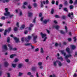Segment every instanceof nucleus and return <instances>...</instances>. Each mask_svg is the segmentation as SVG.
I'll return each instance as SVG.
<instances>
[{
	"instance_id": "nucleus-53",
	"label": "nucleus",
	"mask_w": 77,
	"mask_h": 77,
	"mask_svg": "<svg viewBox=\"0 0 77 77\" xmlns=\"http://www.w3.org/2000/svg\"><path fill=\"white\" fill-rule=\"evenodd\" d=\"M42 13H40L39 14V17H41L42 15Z\"/></svg>"
},
{
	"instance_id": "nucleus-52",
	"label": "nucleus",
	"mask_w": 77,
	"mask_h": 77,
	"mask_svg": "<svg viewBox=\"0 0 77 77\" xmlns=\"http://www.w3.org/2000/svg\"><path fill=\"white\" fill-rule=\"evenodd\" d=\"M55 18H59V16L57 15H55Z\"/></svg>"
},
{
	"instance_id": "nucleus-47",
	"label": "nucleus",
	"mask_w": 77,
	"mask_h": 77,
	"mask_svg": "<svg viewBox=\"0 0 77 77\" xmlns=\"http://www.w3.org/2000/svg\"><path fill=\"white\" fill-rule=\"evenodd\" d=\"M74 4L75 5H77V0H75L74 2Z\"/></svg>"
},
{
	"instance_id": "nucleus-58",
	"label": "nucleus",
	"mask_w": 77,
	"mask_h": 77,
	"mask_svg": "<svg viewBox=\"0 0 77 77\" xmlns=\"http://www.w3.org/2000/svg\"><path fill=\"white\" fill-rule=\"evenodd\" d=\"M18 59H17V58H16L14 60V61L15 62H18Z\"/></svg>"
},
{
	"instance_id": "nucleus-26",
	"label": "nucleus",
	"mask_w": 77,
	"mask_h": 77,
	"mask_svg": "<svg viewBox=\"0 0 77 77\" xmlns=\"http://www.w3.org/2000/svg\"><path fill=\"white\" fill-rule=\"evenodd\" d=\"M50 77H57L56 75L54 74H53L52 75H50Z\"/></svg>"
},
{
	"instance_id": "nucleus-11",
	"label": "nucleus",
	"mask_w": 77,
	"mask_h": 77,
	"mask_svg": "<svg viewBox=\"0 0 77 77\" xmlns=\"http://www.w3.org/2000/svg\"><path fill=\"white\" fill-rule=\"evenodd\" d=\"M69 50H70V49L69 48L67 47L66 48V51L68 52V54H70L71 53V52H70V51Z\"/></svg>"
},
{
	"instance_id": "nucleus-30",
	"label": "nucleus",
	"mask_w": 77,
	"mask_h": 77,
	"mask_svg": "<svg viewBox=\"0 0 77 77\" xmlns=\"http://www.w3.org/2000/svg\"><path fill=\"white\" fill-rule=\"evenodd\" d=\"M9 2V0H3V3H5V2Z\"/></svg>"
},
{
	"instance_id": "nucleus-8",
	"label": "nucleus",
	"mask_w": 77,
	"mask_h": 77,
	"mask_svg": "<svg viewBox=\"0 0 77 77\" xmlns=\"http://www.w3.org/2000/svg\"><path fill=\"white\" fill-rule=\"evenodd\" d=\"M14 40L17 43L18 42H20V41L19 40V38H18L16 37H14Z\"/></svg>"
},
{
	"instance_id": "nucleus-37",
	"label": "nucleus",
	"mask_w": 77,
	"mask_h": 77,
	"mask_svg": "<svg viewBox=\"0 0 77 77\" xmlns=\"http://www.w3.org/2000/svg\"><path fill=\"white\" fill-rule=\"evenodd\" d=\"M41 53H44V50H43V48H41Z\"/></svg>"
},
{
	"instance_id": "nucleus-60",
	"label": "nucleus",
	"mask_w": 77,
	"mask_h": 77,
	"mask_svg": "<svg viewBox=\"0 0 77 77\" xmlns=\"http://www.w3.org/2000/svg\"><path fill=\"white\" fill-rule=\"evenodd\" d=\"M63 6V5H62V4H60L59 6L60 8H62Z\"/></svg>"
},
{
	"instance_id": "nucleus-13",
	"label": "nucleus",
	"mask_w": 77,
	"mask_h": 77,
	"mask_svg": "<svg viewBox=\"0 0 77 77\" xmlns=\"http://www.w3.org/2000/svg\"><path fill=\"white\" fill-rule=\"evenodd\" d=\"M28 14L29 17H32V16H33V15L32 14H33V13H32L28 12Z\"/></svg>"
},
{
	"instance_id": "nucleus-35",
	"label": "nucleus",
	"mask_w": 77,
	"mask_h": 77,
	"mask_svg": "<svg viewBox=\"0 0 77 77\" xmlns=\"http://www.w3.org/2000/svg\"><path fill=\"white\" fill-rule=\"evenodd\" d=\"M77 38L76 37H74L73 38V39H74V42H76V41H77Z\"/></svg>"
},
{
	"instance_id": "nucleus-50",
	"label": "nucleus",
	"mask_w": 77,
	"mask_h": 77,
	"mask_svg": "<svg viewBox=\"0 0 77 77\" xmlns=\"http://www.w3.org/2000/svg\"><path fill=\"white\" fill-rule=\"evenodd\" d=\"M4 30V29H0V32H2Z\"/></svg>"
},
{
	"instance_id": "nucleus-57",
	"label": "nucleus",
	"mask_w": 77,
	"mask_h": 77,
	"mask_svg": "<svg viewBox=\"0 0 77 77\" xmlns=\"http://www.w3.org/2000/svg\"><path fill=\"white\" fill-rule=\"evenodd\" d=\"M27 74L28 75H30L31 74V72H29L27 73Z\"/></svg>"
},
{
	"instance_id": "nucleus-17",
	"label": "nucleus",
	"mask_w": 77,
	"mask_h": 77,
	"mask_svg": "<svg viewBox=\"0 0 77 77\" xmlns=\"http://www.w3.org/2000/svg\"><path fill=\"white\" fill-rule=\"evenodd\" d=\"M71 15L73 16L74 15V14H73V13L72 12L71 14L69 13L68 14V16L69 17H71Z\"/></svg>"
},
{
	"instance_id": "nucleus-15",
	"label": "nucleus",
	"mask_w": 77,
	"mask_h": 77,
	"mask_svg": "<svg viewBox=\"0 0 77 77\" xmlns=\"http://www.w3.org/2000/svg\"><path fill=\"white\" fill-rule=\"evenodd\" d=\"M63 10L64 11H66V12H68V10L66 8H64Z\"/></svg>"
},
{
	"instance_id": "nucleus-62",
	"label": "nucleus",
	"mask_w": 77,
	"mask_h": 77,
	"mask_svg": "<svg viewBox=\"0 0 77 77\" xmlns=\"http://www.w3.org/2000/svg\"><path fill=\"white\" fill-rule=\"evenodd\" d=\"M39 50V48H36L35 49V51L36 52V51H38Z\"/></svg>"
},
{
	"instance_id": "nucleus-1",
	"label": "nucleus",
	"mask_w": 77,
	"mask_h": 77,
	"mask_svg": "<svg viewBox=\"0 0 77 77\" xmlns=\"http://www.w3.org/2000/svg\"><path fill=\"white\" fill-rule=\"evenodd\" d=\"M5 10L6 12V13H4L5 16H9L10 18H12V17L14 16V14L11 15V13L8 12V8H6Z\"/></svg>"
},
{
	"instance_id": "nucleus-2",
	"label": "nucleus",
	"mask_w": 77,
	"mask_h": 77,
	"mask_svg": "<svg viewBox=\"0 0 77 77\" xmlns=\"http://www.w3.org/2000/svg\"><path fill=\"white\" fill-rule=\"evenodd\" d=\"M60 52L61 53V54L64 55V56H65V59H67L68 57H71L72 56V55L70 54H69V55L66 56V53L64 52V50H60Z\"/></svg>"
},
{
	"instance_id": "nucleus-43",
	"label": "nucleus",
	"mask_w": 77,
	"mask_h": 77,
	"mask_svg": "<svg viewBox=\"0 0 77 77\" xmlns=\"http://www.w3.org/2000/svg\"><path fill=\"white\" fill-rule=\"evenodd\" d=\"M51 3L52 4V5H54V3H55V1H54V0H53L52 1Z\"/></svg>"
},
{
	"instance_id": "nucleus-61",
	"label": "nucleus",
	"mask_w": 77,
	"mask_h": 77,
	"mask_svg": "<svg viewBox=\"0 0 77 77\" xmlns=\"http://www.w3.org/2000/svg\"><path fill=\"white\" fill-rule=\"evenodd\" d=\"M21 41L22 42H24V37H23L21 38Z\"/></svg>"
},
{
	"instance_id": "nucleus-45",
	"label": "nucleus",
	"mask_w": 77,
	"mask_h": 77,
	"mask_svg": "<svg viewBox=\"0 0 77 77\" xmlns=\"http://www.w3.org/2000/svg\"><path fill=\"white\" fill-rule=\"evenodd\" d=\"M23 75V73L20 72H19V75H18L19 76H21V75Z\"/></svg>"
},
{
	"instance_id": "nucleus-18",
	"label": "nucleus",
	"mask_w": 77,
	"mask_h": 77,
	"mask_svg": "<svg viewBox=\"0 0 77 77\" xmlns=\"http://www.w3.org/2000/svg\"><path fill=\"white\" fill-rule=\"evenodd\" d=\"M22 66H23V64L20 63L18 65V67L19 68H21Z\"/></svg>"
},
{
	"instance_id": "nucleus-24",
	"label": "nucleus",
	"mask_w": 77,
	"mask_h": 77,
	"mask_svg": "<svg viewBox=\"0 0 77 77\" xmlns=\"http://www.w3.org/2000/svg\"><path fill=\"white\" fill-rule=\"evenodd\" d=\"M60 27V26H59V25H57L55 26V28L57 29V30H58Z\"/></svg>"
},
{
	"instance_id": "nucleus-48",
	"label": "nucleus",
	"mask_w": 77,
	"mask_h": 77,
	"mask_svg": "<svg viewBox=\"0 0 77 77\" xmlns=\"http://www.w3.org/2000/svg\"><path fill=\"white\" fill-rule=\"evenodd\" d=\"M58 4H59V2L57 1H56V5H57H57H58Z\"/></svg>"
},
{
	"instance_id": "nucleus-38",
	"label": "nucleus",
	"mask_w": 77,
	"mask_h": 77,
	"mask_svg": "<svg viewBox=\"0 0 77 77\" xmlns=\"http://www.w3.org/2000/svg\"><path fill=\"white\" fill-rule=\"evenodd\" d=\"M66 60L67 62H68V63H70L71 62V61H70V60L68 59V58L66 59Z\"/></svg>"
},
{
	"instance_id": "nucleus-20",
	"label": "nucleus",
	"mask_w": 77,
	"mask_h": 77,
	"mask_svg": "<svg viewBox=\"0 0 77 77\" xmlns=\"http://www.w3.org/2000/svg\"><path fill=\"white\" fill-rule=\"evenodd\" d=\"M68 5V2L67 1H66L64 2V5L65 6H67Z\"/></svg>"
},
{
	"instance_id": "nucleus-40",
	"label": "nucleus",
	"mask_w": 77,
	"mask_h": 77,
	"mask_svg": "<svg viewBox=\"0 0 77 77\" xmlns=\"http://www.w3.org/2000/svg\"><path fill=\"white\" fill-rule=\"evenodd\" d=\"M12 66L13 68H15L16 67V64H12Z\"/></svg>"
},
{
	"instance_id": "nucleus-5",
	"label": "nucleus",
	"mask_w": 77,
	"mask_h": 77,
	"mask_svg": "<svg viewBox=\"0 0 77 77\" xmlns=\"http://www.w3.org/2000/svg\"><path fill=\"white\" fill-rule=\"evenodd\" d=\"M32 36L33 37V42H34V43H36L37 42V41H36V39H37V38H38V36H34L33 34L32 35Z\"/></svg>"
},
{
	"instance_id": "nucleus-4",
	"label": "nucleus",
	"mask_w": 77,
	"mask_h": 77,
	"mask_svg": "<svg viewBox=\"0 0 77 77\" xmlns=\"http://www.w3.org/2000/svg\"><path fill=\"white\" fill-rule=\"evenodd\" d=\"M41 35L42 36V38H44L45 37V38L44 39V40H43V41L44 42L45 41H46V39H47V37H46V36H47L46 34H43L42 33V32H41Z\"/></svg>"
},
{
	"instance_id": "nucleus-36",
	"label": "nucleus",
	"mask_w": 77,
	"mask_h": 77,
	"mask_svg": "<svg viewBox=\"0 0 77 77\" xmlns=\"http://www.w3.org/2000/svg\"><path fill=\"white\" fill-rule=\"evenodd\" d=\"M36 17H35L33 20V23H36Z\"/></svg>"
},
{
	"instance_id": "nucleus-46",
	"label": "nucleus",
	"mask_w": 77,
	"mask_h": 77,
	"mask_svg": "<svg viewBox=\"0 0 77 77\" xmlns=\"http://www.w3.org/2000/svg\"><path fill=\"white\" fill-rule=\"evenodd\" d=\"M69 3L70 4H72V3H73V1L72 0H70L69 1Z\"/></svg>"
},
{
	"instance_id": "nucleus-39",
	"label": "nucleus",
	"mask_w": 77,
	"mask_h": 77,
	"mask_svg": "<svg viewBox=\"0 0 77 77\" xmlns=\"http://www.w3.org/2000/svg\"><path fill=\"white\" fill-rule=\"evenodd\" d=\"M14 31H17L18 30V28L17 27H15L14 29Z\"/></svg>"
},
{
	"instance_id": "nucleus-10",
	"label": "nucleus",
	"mask_w": 77,
	"mask_h": 77,
	"mask_svg": "<svg viewBox=\"0 0 77 77\" xmlns=\"http://www.w3.org/2000/svg\"><path fill=\"white\" fill-rule=\"evenodd\" d=\"M57 63H58V66L59 67L62 66V65H63V64H62V63H61V62H60V61H57Z\"/></svg>"
},
{
	"instance_id": "nucleus-7",
	"label": "nucleus",
	"mask_w": 77,
	"mask_h": 77,
	"mask_svg": "<svg viewBox=\"0 0 77 77\" xmlns=\"http://www.w3.org/2000/svg\"><path fill=\"white\" fill-rule=\"evenodd\" d=\"M31 38H32V37L30 36V35H28L27 37L25 38V41L26 42H28L30 40Z\"/></svg>"
},
{
	"instance_id": "nucleus-22",
	"label": "nucleus",
	"mask_w": 77,
	"mask_h": 77,
	"mask_svg": "<svg viewBox=\"0 0 77 77\" xmlns=\"http://www.w3.org/2000/svg\"><path fill=\"white\" fill-rule=\"evenodd\" d=\"M57 62H58V61H57V60H56V61L54 62V66H56L57 65L56 63Z\"/></svg>"
},
{
	"instance_id": "nucleus-41",
	"label": "nucleus",
	"mask_w": 77,
	"mask_h": 77,
	"mask_svg": "<svg viewBox=\"0 0 77 77\" xmlns=\"http://www.w3.org/2000/svg\"><path fill=\"white\" fill-rule=\"evenodd\" d=\"M31 45V44L30 43H27L25 44V45L26 46H27L28 45Z\"/></svg>"
},
{
	"instance_id": "nucleus-16",
	"label": "nucleus",
	"mask_w": 77,
	"mask_h": 77,
	"mask_svg": "<svg viewBox=\"0 0 77 77\" xmlns=\"http://www.w3.org/2000/svg\"><path fill=\"white\" fill-rule=\"evenodd\" d=\"M3 47H4V48L5 50H8V48L7 47V46L6 45H5L3 46Z\"/></svg>"
},
{
	"instance_id": "nucleus-34",
	"label": "nucleus",
	"mask_w": 77,
	"mask_h": 77,
	"mask_svg": "<svg viewBox=\"0 0 77 77\" xmlns=\"http://www.w3.org/2000/svg\"><path fill=\"white\" fill-rule=\"evenodd\" d=\"M60 33H61V34H65V32H63V31L61 30L60 31Z\"/></svg>"
},
{
	"instance_id": "nucleus-25",
	"label": "nucleus",
	"mask_w": 77,
	"mask_h": 77,
	"mask_svg": "<svg viewBox=\"0 0 77 77\" xmlns=\"http://www.w3.org/2000/svg\"><path fill=\"white\" fill-rule=\"evenodd\" d=\"M69 8L70 9H72L74 8V6L72 5H71L69 6Z\"/></svg>"
},
{
	"instance_id": "nucleus-55",
	"label": "nucleus",
	"mask_w": 77,
	"mask_h": 77,
	"mask_svg": "<svg viewBox=\"0 0 77 77\" xmlns=\"http://www.w3.org/2000/svg\"><path fill=\"white\" fill-rule=\"evenodd\" d=\"M7 75H8V77H10L11 75H10V74L9 73H7Z\"/></svg>"
},
{
	"instance_id": "nucleus-31",
	"label": "nucleus",
	"mask_w": 77,
	"mask_h": 77,
	"mask_svg": "<svg viewBox=\"0 0 77 77\" xmlns=\"http://www.w3.org/2000/svg\"><path fill=\"white\" fill-rule=\"evenodd\" d=\"M51 13L52 14H53V13H54V9L53 8L51 9Z\"/></svg>"
},
{
	"instance_id": "nucleus-9",
	"label": "nucleus",
	"mask_w": 77,
	"mask_h": 77,
	"mask_svg": "<svg viewBox=\"0 0 77 77\" xmlns=\"http://www.w3.org/2000/svg\"><path fill=\"white\" fill-rule=\"evenodd\" d=\"M41 8H43L44 7V5H43V4L45 5V1H43V2L41 1Z\"/></svg>"
},
{
	"instance_id": "nucleus-54",
	"label": "nucleus",
	"mask_w": 77,
	"mask_h": 77,
	"mask_svg": "<svg viewBox=\"0 0 77 77\" xmlns=\"http://www.w3.org/2000/svg\"><path fill=\"white\" fill-rule=\"evenodd\" d=\"M46 4H48L49 3V1L48 0H46Z\"/></svg>"
},
{
	"instance_id": "nucleus-63",
	"label": "nucleus",
	"mask_w": 77,
	"mask_h": 77,
	"mask_svg": "<svg viewBox=\"0 0 77 77\" xmlns=\"http://www.w3.org/2000/svg\"><path fill=\"white\" fill-rule=\"evenodd\" d=\"M73 77H77V74L76 73H75L73 75Z\"/></svg>"
},
{
	"instance_id": "nucleus-64",
	"label": "nucleus",
	"mask_w": 77,
	"mask_h": 77,
	"mask_svg": "<svg viewBox=\"0 0 77 77\" xmlns=\"http://www.w3.org/2000/svg\"><path fill=\"white\" fill-rule=\"evenodd\" d=\"M27 32H28L27 31V30L25 31L24 32L25 34H27Z\"/></svg>"
},
{
	"instance_id": "nucleus-27",
	"label": "nucleus",
	"mask_w": 77,
	"mask_h": 77,
	"mask_svg": "<svg viewBox=\"0 0 77 77\" xmlns=\"http://www.w3.org/2000/svg\"><path fill=\"white\" fill-rule=\"evenodd\" d=\"M15 56V54H12L10 55V58H13V57H14Z\"/></svg>"
},
{
	"instance_id": "nucleus-33",
	"label": "nucleus",
	"mask_w": 77,
	"mask_h": 77,
	"mask_svg": "<svg viewBox=\"0 0 77 77\" xmlns=\"http://www.w3.org/2000/svg\"><path fill=\"white\" fill-rule=\"evenodd\" d=\"M38 65L39 66H41V65H42V63L41 62H39L38 63Z\"/></svg>"
},
{
	"instance_id": "nucleus-23",
	"label": "nucleus",
	"mask_w": 77,
	"mask_h": 77,
	"mask_svg": "<svg viewBox=\"0 0 77 77\" xmlns=\"http://www.w3.org/2000/svg\"><path fill=\"white\" fill-rule=\"evenodd\" d=\"M5 19H6V18L5 17V16H2L1 17V20H5Z\"/></svg>"
},
{
	"instance_id": "nucleus-49",
	"label": "nucleus",
	"mask_w": 77,
	"mask_h": 77,
	"mask_svg": "<svg viewBox=\"0 0 77 77\" xmlns=\"http://www.w3.org/2000/svg\"><path fill=\"white\" fill-rule=\"evenodd\" d=\"M33 24L31 23L30 24V25H29V26L30 27H33Z\"/></svg>"
},
{
	"instance_id": "nucleus-44",
	"label": "nucleus",
	"mask_w": 77,
	"mask_h": 77,
	"mask_svg": "<svg viewBox=\"0 0 77 77\" xmlns=\"http://www.w3.org/2000/svg\"><path fill=\"white\" fill-rule=\"evenodd\" d=\"M33 5L35 7V8H36V6H37V4L36 3H35L33 4Z\"/></svg>"
},
{
	"instance_id": "nucleus-19",
	"label": "nucleus",
	"mask_w": 77,
	"mask_h": 77,
	"mask_svg": "<svg viewBox=\"0 0 77 77\" xmlns=\"http://www.w3.org/2000/svg\"><path fill=\"white\" fill-rule=\"evenodd\" d=\"M24 27H25V25H23L20 27V29H21V30H22V29H24Z\"/></svg>"
},
{
	"instance_id": "nucleus-28",
	"label": "nucleus",
	"mask_w": 77,
	"mask_h": 77,
	"mask_svg": "<svg viewBox=\"0 0 77 77\" xmlns=\"http://www.w3.org/2000/svg\"><path fill=\"white\" fill-rule=\"evenodd\" d=\"M36 68L35 67H33L32 68V71H36Z\"/></svg>"
},
{
	"instance_id": "nucleus-59",
	"label": "nucleus",
	"mask_w": 77,
	"mask_h": 77,
	"mask_svg": "<svg viewBox=\"0 0 77 77\" xmlns=\"http://www.w3.org/2000/svg\"><path fill=\"white\" fill-rule=\"evenodd\" d=\"M58 46H59V47H61V43H59V44H58Z\"/></svg>"
},
{
	"instance_id": "nucleus-21",
	"label": "nucleus",
	"mask_w": 77,
	"mask_h": 77,
	"mask_svg": "<svg viewBox=\"0 0 77 77\" xmlns=\"http://www.w3.org/2000/svg\"><path fill=\"white\" fill-rule=\"evenodd\" d=\"M72 50H74L76 48V47L75 45H72Z\"/></svg>"
},
{
	"instance_id": "nucleus-14",
	"label": "nucleus",
	"mask_w": 77,
	"mask_h": 77,
	"mask_svg": "<svg viewBox=\"0 0 77 77\" xmlns=\"http://www.w3.org/2000/svg\"><path fill=\"white\" fill-rule=\"evenodd\" d=\"M4 65H5V66L6 67L8 66V65H9V63H8V62H5L4 63Z\"/></svg>"
},
{
	"instance_id": "nucleus-12",
	"label": "nucleus",
	"mask_w": 77,
	"mask_h": 77,
	"mask_svg": "<svg viewBox=\"0 0 77 77\" xmlns=\"http://www.w3.org/2000/svg\"><path fill=\"white\" fill-rule=\"evenodd\" d=\"M50 20L49 19H48V20H45L44 21H43V23H44V24H47V22H48Z\"/></svg>"
},
{
	"instance_id": "nucleus-42",
	"label": "nucleus",
	"mask_w": 77,
	"mask_h": 77,
	"mask_svg": "<svg viewBox=\"0 0 77 77\" xmlns=\"http://www.w3.org/2000/svg\"><path fill=\"white\" fill-rule=\"evenodd\" d=\"M10 41V38L8 37L7 38V42H9Z\"/></svg>"
},
{
	"instance_id": "nucleus-6",
	"label": "nucleus",
	"mask_w": 77,
	"mask_h": 77,
	"mask_svg": "<svg viewBox=\"0 0 77 77\" xmlns=\"http://www.w3.org/2000/svg\"><path fill=\"white\" fill-rule=\"evenodd\" d=\"M11 27H9L8 29V30L7 29H5L4 31V36H6L7 35V32H11Z\"/></svg>"
},
{
	"instance_id": "nucleus-51",
	"label": "nucleus",
	"mask_w": 77,
	"mask_h": 77,
	"mask_svg": "<svg viewBox=\"0 0 77 77\" xmlns=\"http://www.w3.org/2000/svg\"><path fill=\"white\" fill-rule=\"evenodd\" d=\"M68 41L69 42H71V38H68Z\"/></svg>"
},
{
	"instance_id": "nucleus-56",
	"label": "nucleus",
	"mask_w": 77,
	"mask_h": 77,
	"mask_svg": "<svg viewBox=\"0 0 77 77\" xmlns=\"http://www.w3.org/2000/svg\"><path fill=\"white\" fill-rule=\"evenodd\" d=\"M16 26H17V27H19V23H17Z\"/></svg>"
},
{
	"instance_id": "nucleus-29",
	"label": "nucleus",
	"mask_w": 77,
	"mask_h": 77,
	"mask_svg": "<svg viewBox=\"0 0 77 77\" xmlns=\"http://www.w3.org/2000/svg\"><path fill=\"white\" fill-rule=\"evenodd\" d=\"M58 59H60L61 61L63 60V58H62V57H58L57 58Z\"/></svg>"
},
{
	"instance_id": "nucleus-3",
	"label": "nucleus",
	"mask_w": 77,
	"mask_h": 77,
	"mask_svg": "<svg viewBox=\"0 0 77 77\" xmlns=\"http://www.w3.org/2000/svg\"><path fill=\"white\" fill-rule=\"evenodd\" d=\"M8 46L10 50H13V51H16L17 50V49L16 48H13L12 45H11L10 44L8 45Z\"/></svg>"
},
{
	"instance_id": "nucleus-32",
	"label": "nucleus",
	"mask_w": 77,
	"mask_h": 77,
	"mask_svg": "<svg viewBox=\"0 0 77 77\" xmlns=\"http://www.w3.org/2000/svg\"><path fill=\"white\" fill-rule=\"evenodd\" d=\"M62 18L63 20H65L66 18V16L65 15L62 16Z\"/></svg>"
}]
</instances>
